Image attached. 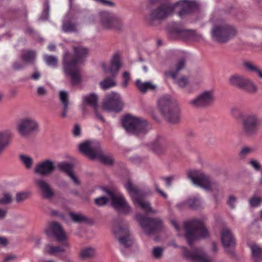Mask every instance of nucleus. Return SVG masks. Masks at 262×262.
Masks as SVG:
<instances>
[{"label": "nucleus", "mask_w": 262, "mask_h": 262, "mask_svg": "<svg viewBox=\"0 0 262 262\" xmlns=\"http://www.w3.org/2000/svg\"><path fill=\"white\" fill-rule=\"evenodd\" d=\"M74 54L66 51L63 56V70L66 76L71 79L73 85L81 81L80 70L78 64L81 63L88 54V49L78 46L74 48Z\"/></svg>", "instance_id": "obj_1"}, {"label": "nucleus", "mask_w": 262, "mask_h": 262, "mask_svg": "<svg viewBox=\"0 0 262 262\" xmlns=\"http://www.w3.org/2000/svg\"><path fill=\"white\" fill-rule=\"evenodd\" d=\"M177 8L180 9L178 15L182 18L197 9V4L194 2L186 0L177 3L164 4L156 9H153L147 19L150 24L155 20H161L171 15Z\"/></svg>", "instance_id": "obj_2"}, {"label": "nucleus", "mask_w": 262, "mask_h": 262, "mask_svg": "<svg viewBox=\"0 0 262 262\" xmlns=\"http://www.w3.org/2000/svg\"><path fill=\"white\" fill-rule=\"evenodd\" d=\"M46 232L48 236H52L57 242L63 244L61 246H53L51 244L46 245L43 251L45 254L56 256L64 252L65 248L69 246L67 236L61 225L57 222L51 223Z\"/></svg>", "instance_id": "obj_3"}, {"label": "nucleus", "mask_w": 262, "mask_h": 262, "mask_svg": "<svg viewBox=\"0 0 262 262\" xmlns=\"http://www.w3.org/2000/svg\"><path fill=\"white\" fill-rule=\"evenodd\" d=\"M121 123L127 134L139 138L142 137L151 129L147 120L130 114L123 116Z\"/></svg>", "instance_id": "obj_4"}, {"label": "nucleus", "mask_w": 262, "mask_h": 262, "mask_svg": "<svg viewBox=\"0 0 262 262\" xmlns=\"http://www.w3.org/2000/svg\"><path fill=\"white\" fill-rule=\"evenodd\" d=\"M184 237L187 243L191 246L198 239L209 236L208 231L203 222L198 219H192L184 223Z\"/></svg>", "instance_id": "obj_5"}, {"label": "nucleus", "mask_w": 262, "mask_h": 262, "mask_svg": "<svg viewBox=\"0 0 262 262\" xmlns=\"http://www.w3.org/2000/svg\"><path fill=\"white\" fill-rule=\"evenodd\" d=\"M124 186L135 205H138L147 213L155 214L157 212L156 210L151 207L150 203L144 199L148 193H150L149 190L146 191L139 188L138 186L132 184L130 179H128L124 183Z\"/></svg>", "instance_id": "obj_6"}, {"label": "nucleus", "mask_w": 262, "mask_h": 262, "mask_svg": "<svg viewBox=\"0 0 262 262\" xmlns=\"http://www.w3.org/2000/svg\"><path fill=\"white\" fill-rule=\"evenodd\" d=\"M79 149L82 153L91 160L98 159L104 164L112 165L113 164L112 157L103 154L100 143L97 141H86L79 145Z\"/></svg>", "instance_id": "obj_7"}, {"label": "nucleus", "mask_w": 262, "mask_h": 262, "mask_svg": "<svg viewBox=\"0 0 262 262\" xmlns=\"http://www.w3.org/2000/svg\"><path fill=\"white\" fill-rule=\"evenodd\" d=\"M236 30L232 25L223 20L216 21L211 31L212 39L220 43H226L236 35Z\"/></svg>", "instance_id": "obj_8"}, {"label": "nucleus", "mask_w": 262, "mask_h": 262, "mask_svg": "<svg viewBox=\"0 0 262 262\" xmlns=\"http://www.w3.org/2000/svg\"><path fill=\"white\" fill-rule=\"evenodd\" d=\"M158 106L165 118L170 123H176L180 119V109L173 103L169 95L162 96L158 100Z\"/></svg>", "instance_id": "obj_9"}, {"label": "nucleus", "mask_w": 262, "mask_h": 262, "mask_svg": "<svg viewBox=\"0 0 262 262\" xmlns=\"http://www.w3.org/2000/svg\"><path fill=\"white\" fill-rule=\"evenodd\" d=\"M187 176L193 185L200 187L206 191H211L217 186V183L216 182L213 181L209 176L199 170H189L187 171Z\"/></svg>", "instance_id": "obj_10"}, {"label": "nucleus", "mask_w": 262, "mask_h": 262, "mask_svg": "<svg viewBox=\"0 0 262 262\" xmlns=\"http://www.w3.org/2000/svg\"><path fill=\"white\" fill-rule=\"evenodd\" d=\"M215 99L214 91L212 90H206L202 92L194 98L189 101L188 104L196 108L205 107L212 104Z\"/></svg>", "instance_id": "obj_11"}, {"label": "nucleus", "mask_w": 262, "mask_h": 262, "mask_svg": "<svg viewBox=\"0 0 262 262\" xmlns=\"http://www.w3.org/2000/svg\"><path fill=\"white\" fill-rule=\"evenodd\" d=\"M136 219L139 222L144 232L147 235L151 234L159 229L162 225V221L160 219L149 218L140 213L136 214Z\"/></svg>", "instance_id": "obj_12"}, {"label": "nucleus", "mask_w": 262, "mask_h": 262, "mask_svg": "<svg viewBox=\"0 0 262 262\" xmlns=\"http://www.w3.org/2000/svg\"><path fill=\"white\" fill-rule=\"evenodd\" d=\"M260 120L257 115L250 113L245 115L242 120V130L244 133L252 135L256 133Z\"/></svg>", "instance_id": "obj_13"}, {"label": "nucleus", "mask_w": 262, "mask_h": 262, "mask_svg": "<svg viewBox=\"0 0 262 262\" xmlns=\"http://www.w3.org/2000/svg\"><path fill=\"white\" fill-rule=\"evenodd\" d=\"M116 237L121 246L130 247L134 243L133 237L126 225L116 227Z\"/></svg>", "instance_id": "obj_14"}, {"label": "nucleus", "mask_w": 262, "mask_h": 262, "mask_svg": "<svg viewBox=\"0 0 262 262\" xmlns=\"http://www.w3.org/2000/svg\"><path fill=\"white\" fill-rule=\"evenodd\" d=\"M38 129L37 122L31 118H25L20 121L17 126L18 132L21 136L26 137Z\"/></svg>", "instance_id": "obj_15"}, {"label": "nucleus", "mask_w": 262, "mask_h": 262, "mask_svg": "<svg viewBox=\"0 0 262 262\" xmlns=\"http://www.w3.org/2000/svg\"><path fill=\"white\" fill-rule=\"evenodd\" d=\"M102 68L105 73H109L111 77H106L100 83L101 88L103 90H107L115 85L114 78L115 77V56H113L111 65L109 68H107L104 63L101 64Z\"/></svg>", "instance_id": "obj_16"}, {"label": "nucleus", "mask_w": 262, "mask_h": 262, "mask_svg": "<svg viewBox=\"0 0 262 262\" xmlns=\"http://www.w3.org/2000/svg\"><path fill=\"white\" fill-rule=\"evenodd\" d=\"M184 255L193 262H211V258L200 249L189 251L183 247Z\"/></svg>", "instance_id": "obj_17"}, {"label": "nucleus", "mask_w": 262, "mask_h": 262, "mask_svg": "<svg viewBox=\"0 0 262 262\" xmlns=\"http://www.w3.org/2000/svg\"><path fill=\"white\" fill-rule=\"evenodd\" d=\"M55 169L54 162L50 159H46L35 166L34 171L41 176H47L53 173Z\"/></svg>", "instance_id": "obj_18"}, {"label": "nucleus", "mask_w": 262, "mask_h": 262, "mask_svg": "<svg viewBox=\"0 0 262 262\" xmlns=\"http://www.w3.org/2000/svg\"><path fill=\"white\" fill-rule=\"evenodd\" d=\"M221 238L226 251L229 254H232L233 250L229 249L234 246L235 239L231 231L227 228L223 229L221 233Z\"/></svg>", "instance_id": "obj_19"}, {"label": "nucleus", "mask_w": 262, "mask_h": 262, "mask_svg": "<svg viewBox=\"0 0 262 262\" xmlns=\"http://www.w3.org/2000/svg\"><path fill=\"white\" fill-rule=\"evenodd\" d=\"M116 211L119 213L127 214L132 211V208L128 204L123 195L116 190Z\"/></svg>", "instance_id": "obj_20"}, {"label": "nucleus", "mask_w": 262, "mask_h": 262, "mask_svg": "<svg viewBox=\"0 0 262 262\" xmlns=\"http://www.w3.org/2000/svg\"><path fill=\"white\" fill-rule=\"evenodd\" d=\"M35 183L44 198L50 199L54 196L55 192L54 190L45 180L41 179H36Z\"/></svg>", "instance_id": "obj_21"}, {"label": "nucleus", "mask_w": 262, "mask_h": 262, "mask_svg": "<svg viewBox=\"0 0 262 262\" xmlns=\"http://www.w3.org/2000/svg\"><path fill=\"white\" fill-rule=\"evenodd\" d=\"M165 75L169 76L173 79V82L179 88L184 89L189 86L190 81L188 78L185 76L177 77L176 73L173 71H167L165 73Z\"/></svg>", "instance_id": "obj_22"}, {"label": "nucleus", "mask_w": 262, "mask_h": 262, "mask_svg": "<svg viewBox=\"0 0 262 262\" xmlns=\"http://www.w3.org/2000/svg\"><path fill=\"white\" fill-rule=\"evenodd\" d=\"M106 196H102L95 199V203L99 206H104L108 202H111V205L115 207V192L108 189H104Z\"/></svg>", "instance_id": "obj_23"}, {"label": "nucleus", "mask_w": 262, "mask_h": 262, "mask_svg": "<svg viewBox=\"0 0 262 262\" xmlns=\"http://www.w3.org/2000/svg\"><path fill=\"white\" fill-rule=\"evenodd\" d=\"M57 167L60 170L66 173L76 184H79L78 179L74 174V166L72 163L60 162L58 164Z\"/></svg>", "instance_id": "obj_24"}, {"label": "nucleus", "mask_w": 262, "mask_h": 262, "mask_svg": "<svg viewBox=\"0 0 262 262\" xmlns=\"http://www.w3.org/2000/svg\"><path fill=\"white\" fill-rule=\"evenodd\" d=\"M98 96L95 94H91L83 96V104L81 106L82 110L83 113H85V104L90 105L94 109L97 108L98 107Z\"/></svg>", "instance_id": "obj_25"}, {"label": "nucleus", "mask_w": 262, "mask_h": 262, "mask_svg": "<svg viewBox=\"0 0 262 262\" xmlns=\"http://www.w3.org/2000/svg\"><path fill=\"white\" fill-rule=\"evenodd\" d=\"M100 16L101 23L103 27L107 30L112 29L114 25L113 14L104 11L100 13Z\"/></svg>", "instance_id": "obj_26"}, {"label": "nucleus", "mask_w": 262, "mask_h": 262, "mask_svg": "<svg viewBox=\"0 0 262 262\" xmlns=\"http://www.w3.org/2000/svg\"><path fill=\"white\" fill-rule=\"evenodd\" d=\"M102 108L106 111H114L115 110V93H111L106 95L104 99L102 104Z\"/></svg>", "instance_id": "obj_27"}, {"label": "nucleus", "mask_w": 262, "mask_h": 262, "mask_svg": "<svg viewBox=\"0 0 262 262\" xmlns=\"http://www.w3.org/2000/svg\"><path fill=\"white\" fill-rule=\"evenodd\" d=\"M59 99L63 106L61 116L62 118H66L69 110V99L67 92L63 91H60L59 93Z\"/></svg>", "instance_id": "obj_28"}, {"label": "nucleus", "mask_w": 262, "mask_h": 262, "mask_svg": "<svg viewBox=\"0 0 262 262\" xmlns=\"http://www.w3.org/2000/svg\"><path fill=\"white\" fill-rule=\"evenodd\" d=\"M136 85L140 91L142 93H145L148 90H154L157 88L156 85L151 81L143 82L139 79L136 80Z\"/></svg>", "instance_id": "obj_29"}, {"label": "nucleus", "mask_w": 262, "mask_h": 262, "mask_svg": "<svg viewBox=\"0 0 262 262\" xmlns=\"http://www.w3.org/2000/svg\"><path fill=\"white\" fill-rule=\"evenodd\" d=\"M246 78L242 75L234 74L229 78V83L231 85L242 89Z\"/></svg>", "instance_id": "obj_30"}, {"label": "nucleus", "mask_w": 262, "mask_h": 262, "mask_svg": "<svg viewBox=\"0 0 262 262\" xmlns=\"http://www.w3.org/2000/svg\"><path fill=\"white\" fill-rule=\"evenodd\" d=\"M36 53L32 50H24L23 51L21 59L23 60V62L26 63H33L36 58Z\"/></svg>", "instance_id": "obj_31"}, {"label": "nucleus", "mask_w": 262, "mask_h": 262, "mask_svg": "<svg viewBox=\"0 0 262 262\" xmlns=\"http://www.w3.org/2000/svg\"><path fill=\"white\" fill-rule=\"evenodd\" d=\"M62 28L65 32H74L77 31L76 24L69 19L68 15L65 16L63 21Z\"/></svg>", "instance_id": "obj_32"}, {"label": "nucleus", "mask_w": 262, "mask_h": 262, "mask_svg": "<svg viewBox=\"0 0 262 262\" xmlns=\"http://www.w3.org/2000/svg\"><path fill=\"white\" fill-rule=\"evenodd\" d=\"M254 262H262V249L257 245L250 246Z\"/></svg>", "instance_id": "obj_33"}, {"label": "nucleus", "mask_w": 262, "mask_h": 262, "mask_svg": "<svg viewBox=\"0 0 262 262\" xmlns=\"http://www.w3.org/2000/svg\"><path fill=\"white\" fill-rule=\"evenodd\" d=\"M10 144V138L8 135L4 132L0 133V154Z\"/></svg>", "instance_id": "obj_34"}, {"label": "nucleus", "mask_w": 262, "mask_h": 262, "mask_svg": "<svg viewBox=\"0 0 262 262\" xmlns=\"http://www.w3.org/2000/svg\"><path fill=\"white\" fill-rule=\"evenodd\" d=\"M243 66L247 71L256 73L259 77L262 78V71L258 67L248 61L244 62Z\"/></svg>", "instance_id": "obj_35"}, {"label": "nucleus", "mask_w": 262, "mask_h": 262, "mask_svg": "<svg viewBox=\"0 0 262 262\" xmlns=\"http://www.w3.org/2000/svg\"><path fill=\"white\" fill-rule=\"evenodd\" d=\"M97 255L96 249L92 247H88L83 249L80 252V257L82 258H89Z\"/></svg>", "instance_id": "obj_36"}, {"label": "nucleus", "mask_w": 262, "mask_h": 262, "mask_svg": "<svg viewBox=\"0 0 262 262\" xmlns=\"http://www.w3.org/2000/svg\"><path fill=\"white\" fill-rule=\"evenodd\" d=\"M242 89L249 93H255L257 91V86L250 79L247 78Z\"/></svg>", "instance_id": "obj_37"}, {"label": "nucleus", "mask_w": 262, "mask_h": 262, "mask_svg": "<svg viewBox=\"0 0 262 262\" xmlns=\"http://www.w3.org/2000/svg\"><path fill=\"white\" fill-rule=\"evenodd\" d=\"M203 204V201L199 196H194L188 201V205L193 209H198L201 207Z\"/></svg>", "instance_id": "obj_38"}, {"label": "nucleus", "mask_w": 262, "mask_h": 262, "mask_svg": "<svg viewBox=\"0 0 262 262\" xmlns=\"http://www.w3.org/2000/svg\"><path fill=\"white\" fill-rule=\"evenodd\" d=\"M19 157L21 162L26 168L30 169L32 167L33 160L31 157L26 155H20Z\"/></svg>", "instance_id": "obj_39"}, {"label": "nucleus", "mask_w": 262, "mask_h": 262, "mask_svg": "<svg viewBox=\"0 0 262 262\" xmlns=\"http://www.w3.org/2000/svg\"><path fill=\"white\" fill-rule=\"evenodd\" d=\"M43 59L48 66L54 68L57 67L58 60L56 56L49 55H45L43 56Z\"/></svg>", "instance_id": "obj_40"}, {"label": "nucleus", "mask_w": 262, "mask_h": 262, "mask_svg": "<svg viewBox=\"0 0 262 262\" xmlns=\"http://www.w3.org/2000/svg\"><path fill=\"white\" fill-rule=\"evenodd\" d=\"M69 216L74 222L81 223L86 221V217L80 213L70 212Z\"/></svg>", "instance_id": "obj_41"}, {"label": "nucleus", "mask_w": 262, "mask_h": 262, "mask_svg": "<svg viewBox=\"0 0 262 262\" xmlns=\"http://www.w3.org/2000/svg\"><path fill=\"white\" fill-rule=\"evenodd\" d=\"M12 201V194L8 192H5L0 197V205H7Z\"/></svg>", "instance_id": "obj_42"}, {"label": "nucleus", "mask_w": 262, "mask_h": 262, "mask_svg": "<svg viewBox=\"0 0 262 262\" xmlns=\"http://www.w3.org/2000/svg\"><path fill=\"white\" fill-rule=\"evenodd\" d=\"M49 9L50 5L48 0H46L43 10L39 17V19L41 20H47L49 18Z\"/></svg>", "instance_id": "obj_43"}, {"label": "nucleus", "mask_w": 262, "mask_h": 262, "mask_svg": "<svg viewBox=\"0 0 262 262\" xmlns=\"http://www.w3.org/2000/svg\"><path fill=\"white\" fill-rule=\"evenodd\" d=\"M186 60L185 58H181L179 59L174 66L173 70H170V71H173L176 73V75H178L179 72L184 69L185 66Z\"/></svg>", "instance_id": "obj_44"}, {"label": "nucleus", "mask_w": 262, "mask_h": 262, "mask_svg": "<svg viewBox=\"0 0 262 262\" xmlns=\"http://www.w3.org/2000/svg\"><path fill=\"white\" fill-rule=\"evenodd\" d=\"M31 195L29 191H21L17 193L16 195V201L17 203H21L28 199Z\"/></svg>", "instance_id": "obj_45"}, {"label": "nucleus", "mask_w": 262, "mask_h": 262, "mask_svg": "<svg viewBox=\"0 0 262 262\" xmlns=\"http://www.w3.org/2000/svg\"><path fill=\"white\" fill-rule=\"evenodd\" d=\"M176 32L179 35L186 38H192L193 36L195 35V32L191 30L179 29L176 30Z\"/></svg>", "instance_id": "obj_46"}, {"label": "nucleus", "mask_w": 262, "mask_h": 262, "mask_svg": "<svg viewBox=\"0 0 262 262\" xmlns=\"http://www.w3.org/2000/svg\"><path fill=\"white\" fill-rule=\"evenodd\" d=\"M255 151L254 147L248 146L244 147L239 151V156L241 158L244 159L246 157Z\"/></svg>", "instance_id": "obj_47"}, {"label": "nucleus", "mask_w": 262, "mask_h": 262, "mask_svg": "<svg viewBox=\"0 0 262 262\" xmlns=\"http://www.w3.org/2000/svg\"><path fill=\"white\" fill-rule=\"evenodd\" d=\"M124 102L121 97V96L116 93V113L122 111L124 107Z\"/></svg>", "instance_id": "obj_48"}, {"label": "nucleus", "mask_w": 262, "mask_h": 262, "mask_svg": "<svg viewBox=\"0 0 262 262\" xmlns=\"http://www.w3.org/2000/svg\"><path fill=\"white\" fill-rule=\"evenodd\" d=\"M123 82L121 85L122 88H126L130 79V74L128 72H124L122 74Z\"/></svg>", "instance_id": "obj_49"}, {"label": "nucleus", "mask_w": 262, "mask_h": 262, "mask_svg": "<svg viewBox=\"0 0 262 262\" xmlns=\"http://www.w3.org/2000/svg\"><path fill=\"white\" fill-rule=\"evenodd\" d=\"M262 202L261 197H253L249 200V203L252 207H257Z\"/></svg>", "instance_id": "obj_50"}, {"label": "nucleus", "mask_w": 262, "mask_h": 262, "mask_svg": "<svg viewBox=\"0 0 262 262\" xmlns=\"http://www.w3.org/2000/svg\"><path fill=\"white\" fill-rule=\"evenodd\" d=\"M163 249L161 247H155L152 250V256L156 259L160 258L163 253Z\"/></svg>", "instance_id": "obj_51"}, {"label": "nucleus", "mask_w": 262, "mask_h": 262, "mask_svg": "<svg viewBox=\"0 0 262 262\" xmlns=\"http://www.w3.org/2000/svg\"><path fill=\"white\" fill-rule=\"evenodd\" d=\"M25 67V64L21 61H15L12 64V67L15 70H20Z\"/></svg>", "instance_id": "obj_52"}, {"label": "nucleus", "mask_w": 262, "mask_h": 262, "mask_svg": "<svg viewBox=\"0 0 262 262\" xmlns=\"http://www.w3.org/2000/svg\"><path fill=\"white\" fill-rule=\"evenodd\" d=\"M176 177L174 176H171L168 177L163 178V180L165 182V185L167 188H169L172 182L176 179Z\"/></svg>", "instance_id": "obj_53"}, {"label": "nucleus", "mask_w": 262, "mask_h": 262, "mask_svg": "<svg viewBox=\"0 0 262 262\" xmlns=\"http://www.w3.org/2000/svg\"><path fill=\"white\" fill-rule=\"evenodd\" d=\"M250 165L256 171H259L260 169L259 162L256 160H251L249 161Z\"/></svg>", "instance_id": "obj_54"}, {"label": "nucleus", "mask_w": 262, "mask_h": 262, "mask_svg": "<svg viewBox=\"0 0 262 262\" xmlns=\"http://www.w3.org/2000/svg\"><path fill=\"white\" fill-rule=\"evenodd\" d=\"M236 202V198L234 195H230L229 197L227 203L228 205L231 208H234L235 207V203Z\"/></svg>", "instance_id": "obj_55"}, {"label": "nucleus", "mask_w": 262, "mask_h": 262, "mask_svg": "<svg viewBox=\"0 0 262 262\" xmlns=\"http://www.w3.org/2000/svg\"><path fill=\"white\" fill-rule=\"evenodd\" d=\"M81 130L78 124H75L73 129V134L75 137L79 136L81 135Z\"/></svg>", "instance_id": "obj_56"}, {"label": "nucleus", "mask_w": 262, "mask_h": 262, "mask_svg": "<svg viewBox=\"0 0 262 262\" xmlns=\"http://www.w3.org/2000/svg\"><path fill=\"white\" fill-rule=\"evenodd\" d=\"M121 66L122 63L119 58V55L116 53V73L118 72Z\"/></svg>", "instance_id": "obj_57"}, {"label": "nucleus", "mask_w": 262, "mask_h": 262, "mask_svg": "<svg viewBox=\"0 0 262 262\" xmlns=\"http://www.w3.org/2000/svg\"><path fill=\"white\" fill-rule=\"evenodd\" d=\"M123 29V25L120 20L116 18V32H120Z\"/></svg>", "instance_id": "obj_58"}, {"label": "nucleus", "mask_w": 262, "mask_h": 262, "mask_svg": "<svg viewBox=\"0 0 262 262\" xmlns=\"http://www.w3.org/2000/svg\"><path fill=\"white\" fill-rule=\"evenodd\" d=\"M104 6H113L114 3L108 0H94Z\"/></svg>", "instance_id": "obj_59"}, {"label": "nucleus", "mask_w": 262, "mask_h": 262, "mask_svg": "<svg viewBox=\"0 0 262 262\" xmlns=\"http://www.w3.org/2000/svg\"><path fill=\"white\" fill-rule=\"evenodd\" d=\"M16 256L13 254L7 255L3 260V262H10L16 259Z\"/></svg>", "instance_id": "obj_60"}, {"label": "nucleus", "mask_w": 262, "mask_h": 262, "mask_svg": "<svg viewBox=\"0 0 262 262\" xmlns=\"http://www.w3.org/2000/svg\"><path fill=\"white\" fill-rule=\"evenodd\" d=\"M155 187L156 191L158 192V193L160 195H161L162 196H163V198H164L165 199L167 198V195L166 194V193H165L162 190H161L159 188L158 185L157 184H155Z\"/></svg>", "instance_id": "obj_61"}, {"label": "nucleus", "mask_w": 262, "mask_h": 262, "mask_svg": "<svg viewBox=\"0 0 262 262\" xmlns=\"http://www.w3.org/2000/svg\"><path fill=\"white\" fill-rule=\"evenodd\" d=\"M40 73L38 71H36L31 76V78L32 79L35 80H38L40 78Z\"/></svg>", "instance_id": "obj_62"}, {"label": "nucleus", "mask_w": 262, "mask_h": 262, "mask_svg": "<svg viewBox=\"0 0 262 262\" xmlns=\"http://www.w3.org/2000/svg\"><path fill=\"white\" fill-rule=\"evenodd\" d=\"M8 239L4 236H0V247L6 246L8 244Z\"/></svg>", "instance_id": "obj_63"}, {"label": "nucleus", "mask_w": 262, "mask_h": 262, "mask_svg": "<svg viewBox=\"0 0 262 262\" xmlns=\"http://www.w3.org/2000/svg\"><path fill=\"white\" fill-rule=\"evenodd\" d=\"M47 91L43 86H38L37 88V93L39 95L42 96L46 94Z\"/></svg>", "instance_id": "obj_64"}]
</instances>
